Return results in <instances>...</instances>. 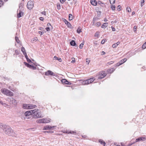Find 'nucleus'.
<instances>
[{
	"instance_id": "obj_1",
	"label": "nucleus",
	"mask_w": 146,
	"mask_h": 146,
	"mask_svg": "<svg viewBox=\"0 0 146 146\" xmlns=\"http://www.w3.org/2000/svg\"><path fill=\"white\" fill-rule=\"evenodd\" d=\"M3 130L5 134L9 136H13L15 135V132L8 125L4 124Z\"/></svg>"
},
{
	"instance_id": "obj_2",
	"label": "nucleus",
	"mask_w": 146,
	"mask_h": 146,
	"mask_svg": "<svg viewBox=\"0 0 146 146\" xmlns=\"http://www.w3.org/2000/svg\"><path fill=\"white\" fill-rule=\"evenodd\" d=\"M38 109H35L33 110V115L32 116L34 118H38L43 117L41 112L38 111Z\"/></svg>"
},
{
	"instance_id": "obj_3",
	"label": "nucleus",
	"mask_w": 146,
	"mask_h": 146,
	"mask_svg": "<svg viewBox=\"0 0 146 146\" xmlns=\"http://www.w3.org/2000/svg\"><path fill=\"white\" fill-rule=\"evenodd\" d=\"M1 92L3 94L7 96H13V93L10 90L6 89H2L1 90Z\"/></svg>"
},
{
	"instance_id": "obj_4",
	"label": "nucleus",
	"mask_w": 146,
	"mask_h": 146,
	"mask_svg": "<svg viewBox=\"0 0 146 146\" xmlns=\"http://www.w3.org/2000/svg\"><path fill=\"white\" fill-rule=\"evenodd\" d=\"M34 6V3L33 1L31 0H30L28 1L27 4V8L29 9H32Z\"/></svg>"
},
{
	"instance_id": "obj_5",
	"label": "nucleus",
	"mask_w": 146,
	"mask_h": 146,
	"mask_svg": "<svg viewBox=\"0 0 146 146\" xmlns=\"http://www.w3.org/2000/svg\"><path fill=\"white\" fill-rule=\"evenodd\" d=\"M107 74L106 73H99L98 75L97 76V78L98 79H101L104 77H105Z\"/></svg>"
},
{
	"instance_id": "obj_6",
	"label": "nucleus",
	"mask_w": 146,
	"mask_h": 146,
	"mask_svg": "<svg viewBox=\"0 0 146 146\" xmlns=\"http://www.w3.org/2000/svg\"><path fill=\"white\" fill-rule=\"evenodd\" d=\"M33 110L28 111L25 113L24 115L26 116H29L31 115H33Z\"/></svg>"
},
{
	"instance_id": "obj_7",
	"label": "nucleus",
	"mask_w": 146,
	"mask_h": 146,
	"mask_svg": "<svg viewBox=\"0 0 146 146\" xmlns=\"http://www.w3.org/2000/svg\"><path fill=\"white\" fill-rule=\"evenodd\" d=\"M146 140V138L144 137H141L136 139L135 142L139 141H145Z\"/></svg>"
},
{
	"instance_id": "obj_8",
	"label": "nucleus",
	"mask_w": 146,
	"mask_h": 146,
	"mask_svg": "<svg viewBox=\"0 0 146 146\" xmlns=\"http://www.w3.org/2000/svg\"><path fill=\"white\" fill-rule=\"evenodd\" d=\"M61 82L62 83H64L66 84L71 85L72 83L71 82H68L66 79H63L61 80Z\"/></svg>"
},
{
	"instance_id": "obj_9",
	"label": "nucleus",
	"mask_w": 146,
	"mask_h": 146,
	"mask_svg": "<svg viewBox=\"0 0 146 146\" xmlns=\"http://www.w3.org/2000/svg\"><path fill=\"white\" fill-rule=\"evenodd\" d=\"M55 126H53V127H51L50 125H47L44 127L43 130H50L52 128L54 127Z\"/></svg>"
},
{
	"instance_id": "obj_10",
	"label": "nucleus",
	"mask_w": 146,
	"mask_h": 146,
	"mask_svg": "<svg viewBox=\"0 0 146 146\" xmlns=\"http://www.w3.org/2000/svg\"><path fill=\"white\" fill-rule=\"evenodd\" d=\"M54 73L50 70H48L45 72V75L46 76L53 75Z\"/></svg>"
},
{
	"instance_id": "obj_11",
	"label": "nucleus",
	"mask_w": 146,
	"mask_h": 146,
	"mask_svg": "<svg viewBox=\"0 0 146 146\" xmlns=\"http://www.w3.org/2000/svg\"><path fill=\"white\" fill-rule=\"evenodd\" d=\"M10 101L11 102L12 104H17V101L14 98H11L10 99Z\"/></svg>"
},
{
	"instance_id": "obj_12",
	"label": "nucleus",
	"mask_w": 146,
	"mask_h": 146,
	"mask_svg": "<svg viewBox=\"0 0 146 146\" xmlns=\"http://www.w3.org/2000/svg\"><path fill=\"white\" fill-rule=\"evenodd\" d=\"M95 80V78H93L87 80L88 84L92 83Z\"/></svg>"
},
{
	"instance_id": "obj_13",
	"label": "nucleus",
	"mask_w": 146,
	"mask_h": 146,
	"mask_svg": "<svg viewBox=\"0 0 146 146\" xmlns=\"http://www.w3.org/2000/svg\"><path fill=\"white\" fill-rule=\"evenodd\" d=\"M64 21L65 24L67 25L68 27H71L72 25L69 22H68V21L65 19H64Z\"/></svg>"
},
{
	"instance_id": "obj_14",
	"label": "nucleus",
	"mask_w": 146,
	"mask_h": 146,
	"mask_svg": "<svg viewBox=\"0 0 146 146\" xmlns=\"http://www.w3.org/2000/svg\"><path fill=\"white\" fill-rule=\"evenodd\" d=\"M23 13L21 10H19V13L17 14V17L20 18L23 15Z\"/></svg>"
},
{
	"instance_id": "obj_15",
	"label": "nucleus",
	"mask_w": 146,
	"mask_h": 146,
	"mask_svg": "<svg viewBox=\"0 0 146 146\" xmlns=\"http://www.w3.org/2000/svg\"><path fill=\"white\" fill-rule=\"evenodd\" d=\"M90 2L91 4L93 5L96 6L97 4V2L95 0H91Z\"/></svg>"
},
{
	"instance_id": "obj_16",
	"label": "nucleus",
	"mask_w": 146,
	"mask_h": 146,
	"mask_svg": "<svg viewBox=\"0 0 146 146\" xmlns=\"http://www.w3.org/2000/svg\"><path fill=\"white\" fill-rule=\"evenodd\" d=\"M44 119L42 118L37 120L36 122L38 123H44L45 122H44Z\"/></svg>"
},
{
	"instance_id": "obj_17",
	"label": "nucleus",
	"mask_w": 146,
	"mask_h": 146,
	"mask_svg": "<svg viewBox=\"0 0 146 146\" xmlns=\"http://www.w3.org/2000/svg\"><path fill=\"white\" fill-rule=\"evenodd\" d=\"M29 104H23V108L24 109H29Z\"/></svg>"
},
{
	"instance_id": "obj_18",
	"label": "nucleus",
	"mask_w": 146,
	"mask_h": 146,
	"mask_svg": "<svg viewBox=\"0 0 146 146\" xmlns=\"http://www.w3.org/2000/svg\"><path fill=\"white\" fill-rule=\"evenodd\" d=\"M99 141L101 144L103 145V146H105L106 143L103 140L101 139H100L99 140Z\"/></svg>"
},
{
	"instance_id": "obj_19",
	"label": "nucleus",
	"mask_w": 146,
	"mask_h": 146,
	"mask_svg": "<svg viewBox=\"0 0 146 146\" xmlns=\"http://www.w3.org/2000/svg\"><path fill=\"white\" fill-rule=\"evenodd\" d=\"M108 26V23H105L103 24L101 26V27L102 28H105L106 27Z\"/></svg>"
},
{
	"instance_id": "obj_20",
	"label": "nucleus",
	"mask_w": 146,
	"mask_h": 146,
	"mask_svg": "<svg viewBox=\"0 0 146 146\" xmlns=\"http://www.w3.org/2000/svg\"><path fill=\"white\" fill-rule=\"evenodd\" d=\"M44 122H45L44 123H48L50 121L51 119H47L46 118H44Z\"/></svg>"
},
{
	"instance_id": "obj_21",
	"label": "nucleus",
	"mask_w": 146,
	"mask_h": 146,
	"mask_svg": "<svg viewBox=\"0 0 146 146\" xmlns=\"http://www.w3.org/2000/svg\"><path fill=\"white\" fill-rule=\"evenodd\" d=\"M36 107V106L35 105H33L32 104H29V109H32Z\"/></svg>"
},
{
	"instance_id": "obj_22",
	"label": "nucleus",
	"mask_w": 146,
	"mask_h": 146,
	"mask_svg": "<svg viewBox=\"0 0 146 146\" xmlns=\"http://www.w3.org/2000/svg\"><path fill=\"white\" fill-rule=\"evenodd\" d=\"M70 44L72 46H75L76 45V43L74 40H72L70 42Z\"/></svg>"
},
{
	"instance_id": "obj_23",
	"label": "nucleus",
	"mask_w": 146,
	"mask_h": 146,
	"mask_svg": "<svg viewBox=\"0 0 146 146\" xmlns=\"http://www.w3.org/2000/svg\"><path fill=\"white\" fill-rule=\"evenodd\" d=\"M127 60V59L126 58H124L120 61V63L122 64L123 63H124Z\"/></svg>"
},
{
	"instance_id": "obj_24",
	"label": "nucleus",
	"mask_w": 146,
	"mask_h": 146,
	"mask_svg": "<svg viewBox=\"0 0 146 146\" xmlns=\"http://www.w3.org/2000/svg\"><path fill=\"white\" fill-rule=\"evenodd\" d=\"M68 18L69 21H71L73 19V17L72 14H69L68 15Z\"/></svg>"
},
{
	"instance_id": "obj_25",
	"label": "nucleus",
	"mask_w": 146,
	"mask_h": 146,
	"mask_svg": "<svg viewBox=\"0 0 146 146\" xmlns=\"http://www.w3.org/2000/svg\"><path fill=\"white\" fill-rule=\"evenodd\" d=\"M82 84L83 85H87L88 84L87 80H83L82 82Z\"/></svg>"
},
{
	"instance_id": "obj_26",
	"label": "nucleus",
	"mask_w": 146,
	"mask_h": 146,
	"mask_svg": "<svg viewBox=\"0 0 146 146\" xmlns=\"http://www.w3.org/2000/svg\"><path fill=\"white\" fill-rule=\"evenodd\" d=\"M29 68L33 70H35L36 69V67L35 66H34L33 65H31V66H29Z\"/></svg>"
},
{
	"instance_id": "obj_27",
	"label": "nucleus",
	"mask_w": 146,
	"mask_h": 146,
	"mask_svg": "<svg viewBox=\"0 0 146 146\" xmlns=\"http://www.w3.org/2000/svg\"><path fill=\"white\" fill-rule=\"evenodd\" d=\"M21 50L23 53V54H24L25 53H26L25 52V48L23 47H22L21 48Z\"/></svg>"
},
{
	"instance_id": "obj_28",
	"label": "nucleus",
	"mask_w": 146,
	"mask_h": 146,
	"mask_svg": "<svg viewBox=\"0 0 146 146\" xmlns=\"http://www.w3.org/2000/svg\"><path fill=\"white\" fill-rule=\"evenodd\" d=\"M77 33H80L82 31H81V29H80V28L79 27H78L77 30Z\"/></svg>"
},
{
	"instance_id": "obj_29",
	"label": "nucleus",
	"mask_w": 146,
	"mask_h": 146,
	"mask_svg": "<svg viewBox=\"0 0 146 146\" xmlns=\"http://www.w3.org/2000/svg\"><path fill=\"white\" fill-rule=\"evenodd\" d=\"M15 39L17 42L18 43H19L20 42V40H19L17 36L15 37Z\"/></svg>"
},
{
	"instance_id": "obj_30",
	"label": "nucleus",
	"mask_w": 146,
	"mask_h": 146,
	"mask_svg": "<svg viewBox=\"0 0 146 146\" xmlns=\"http://www.w3.org/2000/svg\"><path fill=\"white\" fill-rule=\"evenodd\" d=\"M24 63L25 64V65L27 66V67H29V66H31V65L29 64L28 63H27V62H24Z\"/></svg>"
},
{
	"instance_id": "obj_31",
	"label": "nucleus",
	"mask_w": 146,
	"mask_h": 146,
	"mask_svg": "<svg viewBox=\"0 0 146 146\" xmlns=\"http://www.w3.org/2000/svg\"><path fill=\"white\" fill-rule=\"evenodd\" d=\"M126 10L129 12H131V9L129 7H127L126 8Z\"/></svg>"
},
{
	"instance_id": "obj_32",
	"label": "nucleus",
	"mask_w": 146,
	"mask_h": 146,
	"mask_svg": "<svg viewBox=\"0 0 146 146\" xmlns=\"http://www.w3.org/2000/svg\"><path fill=\"white\" fill-rule=\"evenodd\" d=\"M144 2H145L144 0H141V7H142L144 5V4H143L144 3Z\"/></svg>"
},
{
	"instance_id": "obj_33",
	"label": "nucleus",
	"mask_w": 146,
	"mask_h": 146,
	"mask_svg": "<svg viewBox=\"0 0 146 146\" xmlns=\"http://www.w3.org/2000/svg\"><path fill=\"white\" fill-rule=\"evenodd\" d=\"M115 0H110V3L111 4H113L115 3Z\"/></svg>"
},
{
	"instance_id": "obj_34",
	"label": "nucleus",
	"mask_w": 146,
	"mask_h": 146,
	"mask_svg": "<svg viewBox=\"0 0 146 146\" xmlns=\"http://www.w3.org/2000/svg\"><path fill=\"white\" fill-rule=\"evenodd\" d=\"M101 25V23L100 22H97L96 23V26L97 27H99Z\"/></svg>"
},
{
	"instance_id": "obj_35",
	"label": "nucleus",
	"mask_w": 146,
	"mask_h": 146,
	"mask_svg": "<svg viewBox=\"0 0 146 146\" xmlns=\"http://www.w3.org/2000/svg\"><path fill=\"white\" fill-rule=\"evenodd\" d=\"M0 104H1L5 106H7V105L5 103H3L2 101H0Z\"/></svg>"
},
{
	"instance_id": "obj_36",
	"label": "nucleus",
	"mask_w": 146,
	"mask_h": 146,
	"mask_svg": "<svg viewBox=\"0 0 146 146\" xmlns=\"http://www.w3.org/2000/svg\"><path fill=\"white\" fill-rule=\"evenodd\" d=\"M111 9L113 10H114L115 9V6L113 5L111 6Z\"/></svg>"
},
{
	"instance_id": "obj_37",
	"label": "nucleus",
	"mask_w": 146,
	"mask_h": 146,
	"mask_svg": "<svg viewBox=\"0 0 146 146\" xmlns=\"http://www.w3.org/2000/svg\"><path fill=\"white\" fill-rule=\"evenodd\" d=\"M146 48V44L145 43L143 45L142 48L143 49L145 48Z\"/></svg>"
},
{
	"instance_id": "obj_38",
	"label": "nucleus",
	"mask_w": 146,
	"mask_h": 146,
	"mask_svg": "<svg viewBox=\"0 0 146 146\" xmlns=\"http://www.w3.org/2000/svg\"><path fill=\"white\" fill-rule=\"evenodd\" d=\"M4 126V124H3L2 123H0V128H3V126Z\"/></svg>"
},
{
	"instance_id": "obj_39",
	"label": "nucleus",
	"mask_w": 146,
	"mask_h": 146,
	"mask_svg": "<svg viewBox=\"0 0 146 146\" xmlns=\"http://www.w3.org/2000/svg\"><path fill=\"white\" fill-rule=\"evenodd\" d=\"M3 4V2L2 1H0V7L2 6Z\"/></svg>"
},
{
	"instance_id": "obj_40",
	"label": "nucleus",
	"mask_w": 146,
	"mask_h": 146,
	"mask_svg": "<svg viewBox=\"0 0 146 146\" xmlns=\"http://www.w3.org/2000/svg\"><path fill=\"white\" fill-rule=\"evenodd\" d=\"M117 46V44L115 43L112 45V47L113 48H115Z\"/></svg>"
},
{
	"instance_id": "obj_41",
	"label": "nucleus",
	"mask_w": 146,
	"mask_h": 146,
	"mask_svg": "<svg viewBox=\"0 0 146 146\" xmlns=\"http://www.w3.org/2000/svg\"><path fill=\"white\" fill-rule=\"evenodd\" d=\"M83 45L84 44L82 43H81L79 47L80 49H82V48Z\"/></svg>"
},
{
	"instance_id": "obj_42",
	"label": "nucleus",
	"mask_w": 146,
	"mask_h": 146,
	"mask_svg": "<svg viewBox=\"0 0 146 146\" xmlns=\"http://www.w3.org/2000/svg\"><path fill=\"white\" fill-rule=\"evenodd\" d=\"M120 8H121V6L120 5H119L118 6L117 8V9L119 11H120V10H121Z\"/></svg>"
},
{
	"instance_id": "obj_43",
	"label": "nucleus",
	"mask_w": 146,
	"mask_h": 146,
	"mask_svg": "<svg viewBox=\"0 0 146 146\" xmlns=\"http://www.w3.org/2000/svg\"><path fill=\"white\" fill-rule=\"evenodd\" d=\"M72 58V60L71 62L72 63H74L75 62V60L74 58Z\"/></svg>"
},
{
	"instance_id": "obj_44",
	"label": "nucleus",
	"mask_w": 146,
	"mask_h": 146,
	"mask_svg": "<svg viewBox=\"0 0 146 146\" xmlns=\"http://www.w3.org/2000/svg\"><path fill=\"white\" fill-rule=\"evenodd\" d=\"M57 8L58 9H60L61 8V6L60 5H57Z\"/></svg>"
},
{
	"instance_id": "obj_45",
	"label": "nucleus",
	"mask_w": 146,
	"mask_h": 146,
	"mask_svg": "<svg viewBox=\"0 0 146 146\" xmlns=\"http://www.w3.org/2000/svg\"><path fill=\"white\" fill-rule=\"evenodd\" d=\"M68 133H70L71 134H74L76 133V132L74 131H71L69 132Z\"/></svg>"
},
{
	"instance_id": "obj_46",
	"label": "nucleus",
	"mask_w": 146,
	"mask_h": 146,
	"mask_svg": "<svg viewBox=\"0 0 146 146\" xmlns=\"http://www.w3.org/2000/svg\"><path fill=\"white\" fill-rule=\"evenodd\" d=\"M137 27L135 26H134L133 27L134 31L135 32L136 31Z\"/></svg>"
},
{
	"instance_id": "obj_47",
	"label": "nucleus",
	"mask_w": 146,
	"mask_h": 146,
	"mask_svg": "<svg viewBox=\"0 0 146 146\" xmlns=\"http://www.w3.org/2000/svg\"><path fill=\"white\" fill-rule=\"evenodd\" d=\"M24 55H25V57L26 59H27V58H28L27 55L26 53H25Z\"/></svg>"
},
{
	"instance_id": "obj_48",
	"label": "nucleus",
	"mask_w": 146,
	"mask_h": 146,
	"mask_svg": "<svg viewBox=\"0 0 146 146\" xmlns=\"http://www.w3.org/2000/svg\"><path fill=\"white\" fill-rule=\"evenodd\" d=\"M105 40H105V39H104L102 40L101 42V44H104L105 42Z\"/></svg>"
},
{
	"instance_id": "obj_49",
	"label": "nucleus",
	"mask_w": 146,
	"mask_h": 146,
	"mask_svg": "<svg viewBox=\"0 0 146 146\" xmlns=\"http://www.w3.org/2000/svg\"><path fill=\"white\" fill-rule=\"evenodd\" d=\"M98 4H100V5H101L102 6V5L101 4H103V5H104V3H103L101 1H98Z\"/></svg>"
},
{
	"instance_id": "obj_50",
	"label": "nucleus",
	"mask_w": 146,
	"mask_h": 146,
	"mask_svg": "<svg viewBox=\"0 0 146 146\" xmlns=\"http://www.w3.org/2000/svg\"><path fill=\"white\" fill-rule=\"evenodd\" d=\"M121 63H120V62H118L116 64V66H119L120 65H121Z\"/></svg>"
},
{
	"instance_id": "obj_51",
	"label": "nucleus",
	"mask_w": 146,
	"mask_h": 146,
	"mask_svg": "<svg viewBox=\"0 0 146 146\" xmlns=\"http://www.w3.org/2000/svg\"><path fill=\"white\" fill-rule=\"evenodd\" d=\"M90 62V60L88 58L86 59V62L88 63V64H89Z\"/></svg>"
},
{
	"instance_id": "obj_52",
	"label": "nucleus",
	"mask_w": 146,
	"mask_h": 146,
	"mask_svg": "<svg viewBox=\"0 0 146 146\" xmlns=\"http://www.w3.org/2000/svg\"><path fill=\"white\" fill-rule=\"evenodd\" d=\"M27 60L28 62L30 63L31 62V60L30 59H29V58H27Z\"/></svg>"
},
{
	"instance_id": "obj_53",
	"label": "nucleus",
	"mask_w": 146,
	"mask_h": 146,
	"mask_svg": "<svg viewBox=\"0 0 146 146\" xmlns=\"http://www.w3.org/2000/svg\"><path fill=\"white\" fill-rule=\"evenodd\" d=\"M47 31H50V28L49 27H46L45 29Z\"/></svg>"
},
{
	"instance_id": "obj_54",
	"label": "nucleus",
	"mask_w": 146,
	"mask_h": 146,
	"mask_svg": "<svg viewBox=\"0 0 146 146\" xmlns=\"http://www.w3.org/2000/svg\"><path fill=\"white\" fill-rule=\"evenodd\" d=\"M53 59L54 60H58V58L56 56H54V57Z\"/></svg>"
},
{
	"instance_id": "obj_55",
	"label": "nucleus",
	"mask_w": 146,
	"mask_h": 146,
	"mask_svg": "<svg viewBox=\"0 0 146 146\" xmlns=\"http://www.w3.org/2000/svg\"><path fill=\"white\" fill-rule=\"evenodd\" d=\"M113 63V61H111L109 62H108L107 63V64L110 65L112 64Z\"/></svg>"
},
{
	"instance_id": "obj_56",
	"label": "nucleus",
	"mask_w": 146,
	"mask_h": 146,
	"mask_svg": "<svg viewBox=\"0 0 146 146\" xmlns=\"http://www.w3.org/2000/svg\"><path fill=\"white\" fill-rule=\"evenodd\" d=\"M44 19L43 17H41L40 18V20L42 21H43L44 20Z\"/></svg>"
},
{
	"instance_id": "obj_57",
	"label": "nucleus",
	"mask_w": 146,
	"mask_h": 146,
	"mask_svg": "<svg viewBox=\"0 0 146 146\" xmlns=\"http://www.w3.org/2000/svg\"><path fill=\"white\" fill-rule=\"evenodd\" d=\"M22 7V5L21 3H20L19 6V9H21Z\"/></svg>"
},
{
	"instance_id": "obj_58",
	"label": "nucleus",
	"mask_w": 146,
	"mask_h": 146,
	"mask_svg": "<svg viewBox=\"0 0 146 146\" xmlns=\"http://www.w3.org/2000/svg\"><path fill=\"white\" fill-rule=\"evenodd\" d=\"M97 18L96 17H95V18H94L93 19V21H96V20L97 19Z\"/></svg>"
},
{
	"instance_id": "obj_59",
	"label": "nucleus",
	"mask_w": 146,
	"mask_h": 146,
	"mask_svg": "<svg viewBox=\"0 0 146 146\" xmlns=\"http://www.w3.org/2000/svg\"><path fill=\"white\" fill-rule=\"evenodd\" d=\"M111 29L113 31H115V29L112 26L111 27Z\"/></svg>"
},
{
	"instance_id": "obj_60",
	"label": "nucleus",
	"mask_w": 146,
	"mask_h": 146,
	"mask_svg": "<svg viewBox=\"0 0 146 146\" xmlns=\"http://www.w3.org/2000/svg\"><path fill=\"white\" fill-rule=\"evenodd\" d=\"M41 13L42 14L44 15H46V12L45 11H43Z\"/></svg>"
},
{
	"instance_id": "obj_61",
	"label": "nucleus",
	"mask_w": 146,
	"mask_h": 146,
	"mask_svg": "<svg viewBox=\"0 0 146 146\" xmlns=\"http://www.w3.org/2000/svg\"><path fill=\"white\" fill-rule=\"evenodd\" d=\"M45 132H47L48 133H53V132L50 131H45Z\"/></svg>"
},
{
	"instance_id": "obj_62",
	"label": "nucleus",
	"mask_w": 146,
	"mask_h": 146,
	"mask_svg": "<svg viewBox=\"0 0 146 146\" xmlns=\"http://www.w3.org/2000/svg\"><path fill=\"white\" fill-rule=\"evenodd\" d=\"M66 0H60V2L62 3H63Z\"/></svg>"
},
{
	"instance_id": "obj_63",
	"label": "nucleus",
	"mask_w": 146,
	"mask_h": 146,
	"mask_svg": "<svg viewBox=\"0 0 146 146\" xmlns=\"http://www.w3.org/2000/svg\"><path fill=\"white\" fill-rule=\"evenodd\" d=\"M39 34H40L41 35H42L43 34L44 32H42V31H39Z\"/></svg>"
},
{
	"instance_id": "obj_64",
	"label": "nucleus",
	"mask_w": 146,
	"mask_h": 146,
	"mask_svg": "<svg viewBox=\"0 0 146 146\" xmlns=\"http://www.w3.org/2000/svg\"><path fill=\"white\" fill-rule=\"evenodd\" d=\"M92 23H93V25L96 26V23L95 21H93Z\"/></svg>"
}]
</instances>
